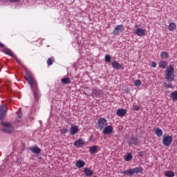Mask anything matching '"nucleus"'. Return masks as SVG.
Wrapping results in <instances>:
<instances>
[{"mask_svg":"<svg viewBox=\"0 0 177 177\" xmlns=\"http://www.w3.org/2000/svg\"><path fill=\"white\" fill-rule=\"evenodd\" d=\"M12 3H17L20 2V0H9Z\"/></svg>","mask_w":177,"mask_h":177,"instance_id":"obj_40","label":"nucleus"},{"mask_svg":"<svg viewBox=\"0 0 177 177\" xmlns=\"http://www.w3.org/2000/svg\"><path fill=\"white\" fill-rule=\"evenodd\" d=\"M61 82L62 84H71V79H70V77H64L61 80Z\"/></svg>","mask_w":177,"mask_h":177,"instance_id":"obj_23","label":"nucleus"},{"mask_svg":"<svg viewBox=\"0 0 177 177\" xmlns=\"http://www.w3.org/2000/svg\"><path fill=\"white\" fill-rule=\"evenodd\" d=\"M80 130L78 129V127L77 125H71V129H70V133L71 135H75V133H78Z\"/></svg>","mask_w":177,"mask_h":177,"instance_id":"obj_12","label":"nucleus"},{"mask_svg":"<svg viewBox=\"0 0 177 177\" xmlns=\"http://www.w3.org/2000/svg\"><path fill=\"white\" fill-rule=\"evenodd\" d=\"M154 133H156V135L158 136V138H161V136H162V130H161V129L157 127L155 129Z\"/></svg>","mask_w":177,"mask_h":177,"instance_id":"obj_20","label":"nucleus"},{"mask_svg":"<svg viewBox=\"0 0 177 177\" xmlns=\"http://www.w3.org/2000/svg\"><path fill=\"white\" fill-rule=\"evenodd\" d=\"M30 86L33 92V95L35 100H39V97H38V93H37L38 91V83H37V82H35L32 84V86L30 85Z\"/></svg>","mask_w":177,"mask_h":177,"instance_id":"obj_2","label":"nucleus"},{"mask_svg":"<svg viewBox=\"0 0 177 177\" xmlns=\"http://www.w3.org/2000/svg\"><path fill=\"white\" fill-rule=\"evenodd\" d=\"M39 159H41V156L39 158Z\"/></svg>","mask_w":177,"mask_h":177,"instance_id":"obj_49","label":"nucleus"},{"mask_svg":"<svg viewBox=\"0 0 177 177\" xmlns=\"http://www.w3.org/2000/svg\"><path fill=\"white\" fill-rule=\"evenodd\" d=\"M48 66H52L53 64V59L52 58H48L47 60Z\"/></svg>","mask_w":177,"mask_h":177,"instance_id":"obj_34","label":"nucleus"},{"mask_svg":"<svg viewBox=\"0 0 177 177\" xmlns=\"http://www.w3.org/2000/svg\"><path fill=\"white\" fill-rule=\"evenodd\" d=\"M76 167L77 168H82L85 167V162H84V160H79L76 162Z\"/></svg>","mask_w":177,"mask_h":177,"instance_id":"obj_21","label":"nucleus"},{"mask_svg":"<svg viewBox=\"0 0 177 177\" xmlns=\"http://www.w3.org/2000/svg\"><path fill=\"white\" fill-rule=\"evenodd\" d=\"M171 97L173 99V100H177V91L171 93Z\"/></svg>","mask_w":177,"mask_h":177,"instance_id":"obj_29","label":"nucleus"},{"mask_svg":"<svg viewBox=\"0 0 177 177\" xmlns=\"http://www.w3.org/2000/svg\"><path fill=\"white\" fill-rule=\"evenodd\" d=\"M68 132V129L66 128H63L62 129L60 130V133L62 134L67 133Z\"/></svg>","mask_w":177,"mask_h":177,"instance_id":"obj_36","label":"nucleus"},{"mask_svg":"<svg viewBox=\"0 0 177 177\" xmlns=\"http://www.w3.org/2000/svg\"><path fill=\"white\" fill-rule=\"evenodd\" d=\"M151 67L155 68V67H157V64L155 62H152L151 63Z\"/></svg>","mask_w":177,"mask_h":177,"instance_id":"obj_42","label":"nucleus"},{"mask_svg":"<svg viewBox=\"0 0 177 177\" xmlns=\"http://www.w3.org/2000/svg\"><path fill=\"white\" fill-rule=\"evenodd\" d=\"M133 174H142L143 172V168L138 167L133 169H131Z\"/></svg>","mask_w":177,"mask_h":177,"instance_id":"obj_19","label":"nucleus"},{"mask_svg":"<svg viewBox=\"0 0 177 177\" xmlns=\"http://www.w3.org/2000/svg\"><path fill=\"white\" fill-rule=\"evenodd\" d=\"M0 48H5V44L0 42Z\"/></svg>","mask_w":177,"mask_h":177,"instance_id":"obj_43","label":"nucleus"},{"mask_svg":"<svg viewBox=\"0 0 177 177\" xmlns=\"http://www.w3.org/2000/svg\"><path fill=\"white\" fill-rule=\"evenodd\" d=\"M139 157H143L145 156V151H140L138 152Z\"/></svg>","mask_w":177,"mask_h":177,"instance_id":"obj_39","label":"nucleus"},{"mask_svg":"<svg viewBox=\"0 0 177 177\" xmlns=\"http://www.w3.org/2000/svg\"><path fill=\"white\" fill-rule=\"evenodd\" d=\"M102 133L104 135H109L110 133H113V126L109 125L108 127H104Z\"/></svg>","mask_w":177,"mask_h":177,"instance_id":"obj_8","label":"nucleus"},{"mask_svg":"<svg viewBox=\"0 0 177 177\" xmlns=\"http://www.w3.org/2000/svg\"><path fill=\"white\" fill-rule=\"evenodd\" d=\"M16 62H17V63H20V60L17 58L15 57Z\"/></svg>","mask_w":177,"mask_h":177,"instance_id":"obj_44","label":"nucleus"},{"mask_svg":"<svg viewBox=\"0 0 177 177\" xmlns=\"http://www.w3.org/2000/svg\"><path fill=\"white\" fill-rule=\"evenodd\" d=\"M174 71L175 68H174V66L172 65H170L169 68L165 71V80L167 82L169 83L175 81V75L174 74Z\"/></svg>","mask_w":177,"mask_h":177,"instance_id":"obj_1","label":"nucleus"},{"mask_svg":"<svg viewBox=\"0 0 177 177\" xmlns=\"http://www.w3.org/2000/svg\"><path fill=\"white\" fill-rule=\"evenodd\" d=\"M112 67L115 68V70H120L121 67H122V65L121 64L118 63V62L113 60L112 62Z\"/></svg>","mask_w":177,"mask_h":177,"instance_id":"obj_14","label":"nucleus"},{"mask_svg":"<svg viewBox=\"0 0 177 177\" xmlns=\"http://www.w3.org/2000/svg\"><path fill=\"white\" fill-rule=\"evenodd\" d=\"M25 80L26 81L28 82V84H29V85L32 86V84H34V82H35V80H34V78H32V77H31L30 75L26 74L25 76Z\"/></svg>","mask_w":177,"mask_h":177,"instance_id":"obj_11","label":"nucleus"},{"mask_svg":"<svg viewBox=\"0 0 177 177\" xmlns=\"http://www.w3.org/2000/svg\"><path fill=\"white\" fill-rule=\"evenodd\" d=\"M105 62L110 63L111 62V56L110 55H105Z\"/></svg>","mask_w":177,"mask_h":177,"instance_id":"obj_31","label":"nucleus"},{"mask_svg":"<svg viewBox=\"0 0 177 177\" xmlns=\"http://www.w3.org/2000/svg\"><path fill=\"white\" fill-rule=\"evenodd\" d=\"M126 93H128V91H126Z\"/></svg>","mask_w":177,"mask_h":177,"instance_id":"obj_48","label":"nucleus"},{"mask_svg":"<svg viewBox=\"0 0 177 177\" xmlns=\"http://www.w3.org/2000/svg\"><path fill=\"white\" fill-rule=\"evenodd\" d=\"M160 56L162 59H168V57H169V54H168V52L163 51L161 53Z\"/></svg>","mask_w":177,"mask_h":177,"instance_id":"obj_28","label":"nucleus"},{"mask_svg":"<svg viewBox=\"0 0 177 177\" xmlns=\"http://www.w3.org/2000/svg\"><path fill=\"white\" fill-rule=\"evenodd\" d=\"M122 174H123V175H129L130 176H132V175H133V172L132 171V169H129L128 170L123 171L122 172Z\"/></svg>","mask_w":177,"mask_h":177,"instance_id":"obj_26","label":"nucleus"},{"mask_svg":"<svg viewBox=\"0 0 177 177\" xmlns=\"http://www.w3.org/2000/svg\"><path fill=\"white\" fill-rule=\"evenodd\" d=\"M164 86L165 88H166V89H168L169 88H174V85L172 84V83H169V84L167 83H164Z\"/></svg>","mask_w":177,"mask_h":177,"instance_id":"obj_33","label":"nucleus"},{"mask_svg":"<svg viewBox=\"0 0 177 177\" xmlns=\"http://www.w3.org/2000/svg\"><path fill=\"white\" fill-rule=\"evenodd\" d=\"M125 161H131L132 160V153H129L124 157Z\"/></svg>","mask_w":177,"mask_h":177,"instance_id":"obj_30","label":"nucleus"},{"mask_svg":"<svg viewBox=\"0 0 177 177\" xmlns=\"http://www.w3.org/2000/svg\"><path fill=\"white\" fill-rule=\"evenodd\" d=\"M139 143V138H131L129 140V145L130 146H132V145L133 146H138V144Z\"/></svg>","mask_w":177,"mask_h":177,"instance_id":"obj_10","label":"nucleus"},{"mask_svg":"<svg viewBox=\"0 0 177 177\" xmlns=\"http://www.w3.org/2000/svg\"><path fill=\"white\" fill-rule=\"evenodd\" d=\"M1 52L6 55H8V56H11V57H14V59H16V55L13 54V52H12V50L8 48L2 49Z\"/></svg>","mask_w":177,"mask_h":177,"instance_id":"obj_6","label":"nucleus"},{"mask_svg":"<svg viewBox=\"0 0 177 177\" xmlns=\"http://www.w3.org/2000/svg\"><path fill=\"white\" fill-rule=\"evenodd\" d=\"M97 149H99V146L94 145V146L90 147L89 152L91 154H95V153H96V151H97Z\"/></svg>","mask_w":177,"mask_h":177,"instance_id":"obj_22","label":"nucleus"},{"mask_svg":"<svg viewBox=\"0 0 177 177\" xmlns=\"http://www.w3.org/2000/svg\"><path fill=\"white\" fill-rule=\"evenodd\" d=\"M172 141L173 138L171 136H163L162 144L164 145V146H166L167 147L171 146V145L172 144Z\"/></svg>","mask_w":177,"mask_h":177,"instance_id":"obj_4","label":"nucleus"},{"mask_svg":"<svg viewBox=\"0 0 177 177\" xmlns=\"http://www.w3.org/2000/svg\"><path fill=\"white\" fill-rule=\"evenodd\" d=\"M6 115V106H5V105H1L0 106V120H3Z\"/></svg>","mask_w":177,"mask_h":177,"instance_id":"obj_7","label":"nucleus"},{"mask_svg":"<svg viewBox=\"0 0 177 177\" xmlns=\"http://www.w3.org/2000/svg\"><path fill=\"white\" fill-rule=\"evenodd\" d=\"M84 145H85V142H84L82 138H80L79 140H77L74 142V146L77 147V149H80V147H82V146H84Z\"/></svg>","mask_w":177,"mask_h":177,"instance_id":"obj_9","label":"nucleus"},{"mask_svg":"<svg viewBox=\"0 0 177 177\" xmlns=\"http://www.w3.org/2000/svg\"><path fill=\"white\" fill-rule=\"evenodd\" d=\"M90 140H92V137H91Z\"/></svg>","mask_w":177,"mask_h":177,"instance_id":"obj_46","label":"nucleus"},{"mask_svg":"<svg viewBox=\"0 0 177 177\" xmlns=\"http://www.w3.org/2000/svg\"><path fill=\"white\" fill-rule=\"evenodd\" d=\"M140 84H142V81H140V80H137L134 82V85H136V86H140Z\"/></svg>","mask_w":177,"mask_h":177,"instance_id":"obj_35","label":"nucleus"},{"mask_svg":"<svg viewBox=\"0 0 177 177\" xmlns=\"http://www.w3.org/2000/svg\"><path fill=\"white\" fill-rule=\"evenodd\" d=\"M30 151L34 153V154H39L41 153V149L38 147H33L30 148Z\"/></svg>","mask_w":177,"mask_h":177,"instance_id":"obj_17","label":"nucleus"},{"mask_svg":"<svg viewBox=\"0 0 177 177\" xmlns=\"http://www.w3.org/2000/svg\"><path fill=\"white\" fill-rule=\"evenodd\" d=\"M168 66V62L165 60H162L159 62V68H167Z\"/></svg>","mask_w":177,"mask_h":177,"instance_id":"obj_18","label":"nucleus"},{"mask_svg":"<svg viewBox=\"0 0 177 177\" xmlns=\"http://www.w3.org/2000/svg\"><path fill=\"white\" fill-rule=\"evenodd\" d=\"M84 174L86 175V176H92V175H93V171L92 169H91V168L89 167H86L84 169Z\"/></svg>","mask_w":177,"mask_h":177,"instance_id":"obj_15","label":"nucleus"},{"mask_svg":"<svg viewBox=\"0 0 177 177\" xmlns=\"http://www.w3.org/2000/svg\"><path fill=\"white\" fill-rule=\"evenodd\" d=\"M124 31V25L117 26L113 31V34L115 36L120 35V32Z\"/></svg>","mask_w":177,"mask_h":177,"instance_id":"obj_5","label":"nucleus"},{"mask_svg":"<svg viewBox=\"0 0 177 177\" xmlns=\"http://www.w3.org/2000/svg\"><path fill=\"white\" fill-rule=\"evenodd\" d=\"M165 175L167 177H174V176H175V172H174L172 171H167L165 173Z\"/></svg>","mask_w":177,"mask_h":177,"instance_id":"obj_27","label":"nucleus"},{"mask_svg":"<svg viewBox=\"0 0 177 177\" xmlns=\"http://www.w3.org/2000/svg\"><path fill=\"white\" fill-rule=\"evenodd\" d=\"M136 35H138V37H143L145 35V29L142 28H138L136 31Z\"/></svg>","mask_w":177,"mask_h":177,"instance_id":"obj_16","label":"nucleus"},{"mask_svg":"<svg viewBox=\"0 0 177 177\" xmlns=\"http://www.w3.org/2000/svg\"><path fill=\"white\" fill-rule=\"evenodd\" d=\"M126 93H128V91H126Z\"/></svg>","mask_w":177,"mask_h":177,"instance_id":"obj_47","label":"nucleus"},{"mask_svg":"<svg viewBox=\"0 0 177 177\" xmlns=\"http://www.w3.org/2000/svg\"><path fill=\"white\" fill-rule=\"evenodd\" d=\"M18 118H23V113H21V110L19 109V112L18 113Z\"/></svg>","mask_w":177,"mask_h":177,"instance_id":"obj_38","label":"nucleus"},{"mask_svg":"<svg viewBox=\"0 0 177 177\" xmlns=\"http://www.w3.org/2000/svg\"><path fill=\"white\" fill-rule=\"evenodd\" d=\"M1 125H3V127H6L7 128L12 127V124H10L9 122H2Z\"/></svg>","mask_w":177,"mask_h":177,"instance_id":"obj_32","label":"nucleus"},{"mask_svg":"<svg viewBox=\"0 0 177 177\" xmlns=\"http://www.w3.org/2000/svg\"><path fill=\"white\" fill-rule=\"evenodd\" d=\"M3 132H5L6 133H12L13 132V128L11 127H6L2 129Z\"/></svg>","mask_w":177,"mask_h":177,"instance_id":"obj_24","label":"nucleus"},{"mask_svg":"<svg viewBox=\"0 0 177 177\" xmlns=\"http://www.w3.org/2000/svg\"><path fill=\"white\" fill-rule=\"evenodd\" d=\"M97 124L98 125L97 126V128H98V129L102 131L103 128H104L105 127H107V120H106V118H100L97 120Z\"/></svg>","mask_w":177,"mask_h":177,"instance_id":"obj_3","label":"nucleus"},{"mask_svg":"<svg viewBox=\"0 0 177 177\" xmlns=\"http://www.w3.org/2000/svg\"><path fill=\"white\" fill-rule=\"evenodd\" d=\"M93 93L94 95H96L97 96H99L100 95V93H99V91L94 90L93 91Z\"/></svg>","mask_w":177,"mask_h":177,"instance_id":"obj_41","label":"nucleus"},{"mask_svg":"<svg viewBox=\"0 0 177 177\" xmlns=\"http://www.w3.org/2000/svg\"><path fill=\"white\" fill-rule=\"evenodd\" d=\"M133 110H136V111H139V110H140V107L138 105H134L133 106Z\"/></svg>","mask_w":177,"mask_h":177,"instance_id":"obj_37","label":"nucleus"},{"mask_svg":"<svg viewBox=\"0 0 177 177\" xmlns=\"http://www.w3.org/2000/svg\"><path fill=\"white\" fill-rule=\"evenodd\" d=\"M90 140H92V137H91Z\"/></svg>","mask_w":177,"mask_h":177,"instance_id":"obj_45","label":"nucleus"},{"mask_svg":"<svg viewBox=\"0 0 177 177\" xmlns=\"http://www.w3.org/2000/svg\"><path fill=\"white\" fill-rule=\"evenodd\" d=\"M116 114L119 117H124V115L127 114V110L124 109H118Z\"/></svg>","mask_w":177,"mask_h":177,"instance_id":"obj_13","label":"nucleus"},{"mask_svg":"<svg viewBox=\"0 0 177 177\" xmlns=\"http://www.w3.org/2000/svg\"><path fill=\"white\" fill-rule=\"evenodd\" d=\"M169 31H175V30H176V24H175L174 22H171L169 25Z\"/></svg>","mask_w":177,"mask_h":177,"instance_id":"obj_25","label":"nucleus"}]
</instances>
